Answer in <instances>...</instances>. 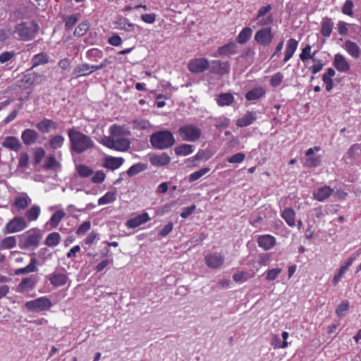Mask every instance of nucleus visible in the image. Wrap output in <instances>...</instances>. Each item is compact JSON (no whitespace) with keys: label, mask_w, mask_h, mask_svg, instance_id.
<instances>
[{"label":"nucleus","mask_w":361,"mask_h":361,"mask_svg":"<svg viewBox=\"0 0 361 361\" xmlns=\"http://www.w3.org/2000/svg\"><path fill=\"white\" fill-rule=\"evenodd\" d=\"M67 134L70 141L71 149L74 152L81 154L94 147L92 139L75 127L69 128Z\"/></svg>","instance_id":"obj_1"},{"label":"nucleus","mask_w":361,"mask_h":361,"mask_svg":"<svg viewBox=\"0 0 361 361\" xmlns=\"http://www.w3.org/2000/svg\"><path fill=\"white\" fill-rule=\"evenodd\" d=\"M43 237L42 231L37 228H32L18 235V245L21 249L34 250L40 244Z\"/></svg>","instance_id":"obj_2"},{"label":"nucleus","mask_w":361,"mask_h":361,"mask_svg":"<svg viewBox=\"0 0 361 361\" xmlns=\"http://www.w3.org/2000/svg\"><path fill=\"white\" fill-rule=\"evenodd\" d=\"M39 31V25L35 21H27L17 24L14 32L22 41L31 40L35 37Z\"/></svg>","instance_id":"obj_3"},{"label":"nucleus","mask_w":361,"mask_h":361,"mask_svg":"<svg viewBox=\"0 0 361 361\" xmlns=\"http://www.w3.org/2000/svg\"><path fill=\"white\" fill-rule=\"evenodd\" d=\"M150 142L154 148L163 149L171 147L175 143V139L170 131L161 130L150 136Z\"/></svg>","instance_id":"obj_4"},{"label":"nucleus","mask_w":361,"mask_h":361,"mask_svg":"<svg viewBox=\"0 0 361 361\" xmlns=\"http://www.w3.org/2000/svg\"><path fill=\"white\" fill-rule=\"evenodd\" d=\"M272 6L271 4L261 7L255 18L252 19V22H256L258 27H267L272 24L274 22L273 14L271 13Z\"/></svg>","instance_id":"obj_5"},{"label":"nucleus","mask_w":361,"mask_h":361,"mask_svg":"<svg viewBox=\"0 0 361 361\" xmlns=\"http://www.w3.org/2000/svg\"><path fill=\"white\" fill-rule=\"evenodd\" d=\"M178 133L182 140L195 142L200 137L202 130L195 125L187 124L181 126L178 130Z\"/></svg>","instance_id":"obj_6"},{"label":"nucleus","mask_w":361,"mask_h":361,"mask_svg":"<svg viewBox=\"0 0 361 361\" xmlns=\"http://www.w3.org/2000/svg\"><path fill=\"white\" fill-rule=\"evenodd\" d=\"M274 37V34L272 29L269 26L261 27L258 30L255 35V41L259 45L268 46L269 45Z\"/></svg>","instance_id":"obj_7"},{"label":"nucleus","mask_w":361,"mask_h":361,"mask_svg":"<svg viewBox=\"0 0 361 361\" xmlns=\"http://www.w3.org/2000/svg\"><path fill=\"white\" fill-rule=\"evenodd\" d=\"M51 306L52 303L50 300L45 297H41L25 303V307L29 310L36 312L48 310Z\"/></svg>","instance_id":"obj_8"},{"label":"nucleus","mask_w":361,"mask_h":361,"mask_svg":"<svg viewBox=\"0 0 361 361\" xmlns=\"http://www.w3.org/2000/svg\"><path fill=\"white\" fill-rule=\"evenodd\" d=\"M27 227L26 220L22 216H16L6 224L4 229V233H13L21 231Z\"/></svg>","instance_id":"obj_9"},{"label":"nucleus","mask_w":361,"mask_h":361,"mask_svg":"<svg viewBox=\"0 0 361 361\" xmlns=\"http://www.w3.org/2000/svg\"><path fill=\"white\" fill-rule=\"evenodd\" d=\"M209 61L205 58H195L191 59L188 64V70L193 73H200L208 70Z\"/></svg>","instance_id":"obj_10"},{"label":"nucleus","mask_w":361,"mask_h":361,"mask_svg":"<svg viewBox=\"0 0 361 361\" xmlns=\"http://www.w3.org/2000/svg\"><path fill=\"white\" fill-rule=\"evenodd\" d=\"M209 69L212 73L223 75L229 73L230 64L228 61L214 60L209 63Z\"/></svg>","instance_id":"obj_11"},{"label":"nucleus","mask_w":361,"mask_h":361,"mask_svg":"<svg viewBox=\"0 0 361 361\" xmlns=\"http://www.w3.org/2000/svg\"><path fill=\"white\" fill-rule=\"evenodd\" d=\"M257 245L265 251L272 249L276 245V239L271 235H261L257 237Z\"/></svg>","instance_id":"obj_12"},{"label":"nucleus","mask_w":361,"mask_h":361,"mask_svg":"<svg viewBox=\"0 0 361 361\" xmlns=\"http://www.w3.org/2000/svg\"><path fill=\"white\" fill-rule=\"evenodd\" d=\"M45 76L43 74L35 72L25 73L21 79V82L28 86H33L41 84L44 80Z\"/></svg>","instance_id":"obj_13"},{"label":"nucleus","mask_w":361,"mask_h":361,"mask_svg":"<svg viewBox=\"0 0 361 361\" xmlns=\"http://www.w3.org/2000/svg\"><path fill=\"white\" fill-rule=\"evenodd\" d=\"M205 262L211 269H218L224 262V257L221 253L214 252L205 257Z\"/></svg>","instance_id":"obj_14"},{"label":"nucleus","mask_w":361,"mask_h":361,"mask_svg":"<svg viewBox=\"0 0 361 361\" xmlns=\"http://www.w3.org/2000/svg\"><path fill=\"white\" fill-rule=\"evenodd\" d=\"M36 128L42 133H48L51 130H56L58 124L51 119L44 118L36 124Z\"/></svg>","instance_id":"obj_15"},{"label":"nucleus","mask_w":361,"mask_h":361,"mask_svg":"<svg viewBox=\"0 0 361 361\" xmlns=\"http://www.w3.org/2000/svg\"><path fill=\"white\" fill-rule=\"evenodd\" d=\"M333 65L335 67V68L340 71L346 73L348 72L350 68V64L347 59L341 54H336L334 56V59L333 61Z\"/></svg>","instance_id":"obj_16"},{"label":"nucleus","mask_w":361,"mask_h":361,"mask_svg":"<svg viewBox=\"0 0 361 361\" xmlns=\"http://www.w3.org/2000/svg\"><path fill=\"white\" fill-rule=\"evenodd\" d=\"M149 220L150 218L147 212H143L133 218L128 219L126 222V226L129 228H135L149 221Z\"/></svg>","instance_id":"obj_17"},{"label":"nucleus","mask_w":361,"mask_h":361,"mask_svg":"<svg viewBox=\"0 0 361 361\" xmlns=\"http://www.w3.org/2000/svg\"><path fill=\"white\" fill-rule=\"evenodd\" d=\"M298 46V42L294 39L290 38L287 41L286 49L284 51V58L283 60V63L288 61L295 54Z\"/></svg>","instance_id":"obj_18"},{"label":"nucleus","mask_w":361,"mask_h":361,"mask_svg":"<svg viewBox=\"0 0 361 361\" xmlns=\"http://www.w3.org/2000/svg\"><path fill=\"white\" fill-rule=\"evenodd\" d=\"M343 48L348 52V54L354 59H358L361 54V49L357 43L351 41L346 40L343 44Z\"/></svg>","instance_id":"obj_19"},{"label":"nucleus","mask_w":361,"mask_h":361,"mask_svg":"<svg viewBox=\"0 0 361 361\" xmlns=\"http://www.w3.org/2000/svg\"><path fill=\"white\" fill-rule=\"evenodd\" d=\"M39 137V134L33 129H25L22 132L21 139L25 145H31L36 142Z\"/></svg>","instance_id":"obj_20"},{"label":"nucleus","mask_w":361,"mask_h":361,"mask_svg":"<svg viewBox=\"0 0 361 361\" xmlns=\"http://www.w3.org/2000/svg\"><path fill=\"white\" fill-rule=\"evenodd\" d=\"M257 119L256 112L248 111L245 115L236 121L238 127L243 128L251 125Z\"/></svg>","instance_id":"obj_21"},{"label":"nucleus","mask_w":361,"mask_h":361,"mask_svg":"<svg viewBox=\"0 0 361 361\" xmlns=\"http://www.w3.org/2000/svg\"><path fill=\"white\" fill-rule=\"evenodd\" d=\"M149 161L154 166H164L169 164L171 158L166 153H161L151 156Z\"/></svg>","instance_id":"obj_22"},{"label":"nucleus","mask_w":361,"mask_h":361,"mask_svg":"<svg viewBox=\"0 0 361 361\" xmlns=\"http://www.w3.org/2000/svg\"><path fill=\"white\" fill-rule=\"evenodd\" d=\"M334 192V190L329 186H323L319 188L313 192V197L315 200L322 202L329 197Z\"/></svg>","instance_id":"obj_23"},{"label":"nucleus","mask_w":361,"mask_h":361,"mask_svg":"<svg viewBox=\"0 0 361 361\" xmlns=\"http://www.w3.org/2000/svg\"><path fill=\"white\" fill-rule=\"evenodd\" d=\"M266 94V90L264 87L259 86L249 90L245 94V99L247 101H255L264 97Z\"/></svg>","instance_id":"obj_24"},{"label":"nucleus","mask_w":361,"mask_h":361,"mask_svg":"<svg viewBox=\"0 0 361 361\" xmlns=\"http://www.w3.org/2000/svg\"><path fill=\"white\" fill-rule=\"evenodd\" d=\"M1 145L3 147L13 151H18L21 147L19 140L14 136L6 137Z\"/></svg>","instance_id":"obj_25"},{"label":"nucleus","mask_w":361,"mask_h":361,"mask_svg":"<svg viewBox=\"0 0 361 361\" xmlns=\"http://www.w3.org/2000/svg\"><path fill=\"white\" fill-rule=\"evenodd\" d=\"M36 282V279L33 277L25 278L19 284L17 291L20 293L28 292L35 288Z\"/></svg>","instance_id":"obj_26"},{"label":"nucleus","mask_w":361,"mask_h":361,"mask_svg":"<svg viewBox=\"0 0 361 361\" xmlns=\"http://www.w3.org/2000/svg\"><path fill=\"white\" fill-rule=\"evenodd\" d=\"M114 24L117 29L124 30L125 32H133L135 25L130 23L128 20L124 17H119L116 19Z\"/></svg>","instance_id":"obj_27"},{"label":"nucleus","mask_w":361,"mask_h":361,"mask_svg":"<svg viewBox=\"0 0 361 361\" xmlns=\"http://www.w3.org/2000/svg\"><path fill=\"white\" fill-rule=\"evenodd\" d=\"M31 202V199L26 194H23L15 198L13 206L18 210H23L26 209Z\"/></svg>","instance_id":"obj_28"},{"label":"nucleus","mask_w":361,"mask_h":361,"mask_svg":"<svg viewBox=\"0 0 361 361\" xmlns=\"http://www.w3.org/2000/svg\"><path fill=\"white\" fill-rule=\"evenodd\" d=\"M124 162L121 157H108L104 160V167L111 170L118 169Z\"/></svg>","instance_id":"obj_29"},{"label":"nucleus","mask_w":361,"mask_h":361,"mask_svg":"<svg viewBox=\"0 0 361 361\" xmlns=\"http://www.w3.org/2000/svg\"><path fill=\"white\" fill-rule=\"evenodd\" d=\"M234 100L233 95L228 92L219 94L216 98V102L219 106H230Z\"/></svg>","instance_id":"obj_30"},{"label":"nucleus","mask_w":361,"mask_h":361,"mask_svg":"<svg viewBox=\"0 0 361 361\" xmlns=\"http://www.w3.org/2000/svg\"><path fill=\"white\" fill-rule=\"evenodd\" d=\"M41 212V209L38 205L34 204L30 209H28L23 217L27 223L36 221Z\"/></svg>","instance_id":"obj_31"},{"label":"nucleus","mask_w":361,"mask_h":361,"mask_svg":"<svg viewBox=\"0 0 361 361\" xmlns=\"http://www.w3.org/2000/svg\"><path fill=\"white\" fill-rule=\"evenodd\" d=\"M314 56L315 52H312V46L307 44L302 49V51L299 55V58L304 64H306L308 60L310 59H312L313 61L315 62L316 59L314 58Z\"/></svg>","instance_id":"obj_32"},{"label":"nucleus","mask_w":361,"mask_h":361,"mask_svg":"<svg viewBox=\"0 0 361 361\" xmlns=\"http://www.w3.org/2000/svg\"><path fill=\"white\" fill-rule=\"evenodd\" d=\"M334 27V23L331 18L325 17L321 23V34L322 36L328 37L331 35Z\"/></svg>","instance_id":"obj_33"},{"label":"nucleus","mask_w":361,"mask_h":361,"mask_svg":"<svg viewBox=\"0 0 361 361\" xmlns=\"http://www.w3.org/2000/svg\"><path fill=\"white\" fill-rule=\"evenodd\" d=\"M281 215L289 226L293 227L295 225V212L292 208H286Z\"/></svg>","instance_id":"obj_34"},{"label":"nucleus","mask_w":361,"mask_h":361,"mask_svg":"<svg viewBox=\"0 0 361 361\" xmlns=\"http://www.w3.org/2000/svg\"><path fill=\"white\" fill-rule=\"evenodd\" d=\"M236 53V44L234 42H229L217 49L219 56H228Z\"/></svg>","instance_id":"obj_35"},{"label":"nucleus","mask_w":361,"mask_h":361,"mask_svg":"<svg viewBox=\"0 0 361 361\" xmlns=\"http://www.w3.org/2000/svg\"><path fill=\"white\" fill-rule=\"evenodd\" d=\"M252 33V30L250 27H243L236 37L237 42L241 44L246 43L250 39Z\"/></svg>","instance_id":"obj_36"},{"label":"nucleus","mask_w":361,"mask_h":361,"mask_svg":"<svg viewBox=\"0 0 361 361\" xmlns=\"http://www.w3.org/2000/svg\"><path fill=\"white\" fill-rule=\"evenodd\" d=\"M61 240L60 234L57 232H53L47 236L44 243L48 247H55L60 243Z\"/></svg>","instance_id":"obj_37"},{"label":"nucleus","mask_w":361,"mask_h":361,"mask_svg":"<svg viewBox=\"0 0 361 361\" xmlns=\"http://www.w3.org/2000/svg\"><path fill=\"white\" fill-rule=\"evenodd\" d=\"M91 66H90L87 63L80 64L75 68L73 74L76 77L89 75L94 71L91 69Z\"/></svg>","instance_id":"obj_38"},{"label":"nucleus","mask_w":361,"mask_h":361,"mask_svg":"<svg viewBox=\"0 0 361 361\" xmlns=\"http://www.w3.org/2000/svg\"><path fill=\"white\" fill-rule=\"evenodd\" d=\"M49 61V56L47 53L42 52L37 54H35L32 59V68L37 67L39 65H43L47 63Z\"/></svg>","instance_id":"obj_39"},{"label":"nucleus","mask_w":361,"mask_h":361,"mask_svg":"<svg viewBox=\"0 0 361 361\" xmlns=\"http://www.w3.org/2000/svg\"><path fill=\"white\" fill-rule=\"evenodd\" d=\"M130 142L127 138L116 139L114 149L119 152L127 151L130 148Z\"/></svg>","instance_id":"obj_40"},{"label":"nucleus","mask_w":361,"mask_h":361,"mask_svg":"<svg viewBox=\"0 0 361 361\" xmlns=\"http://www.w3.org/2000/svg\"><path fill=\"white\" fill-rule=\"evenodd\" d=\"M109 133L112 136H122L130 135V131L125 126L112 125L109 128Z\"/></svg>","instance_id":"obj_41"},{"label":"nucleus","mask_w":361,"mask_h":361,"mask_svg":"<svg viewBox=\"0 0 361 361\" xmlns=\"http://www.w3.org/2000/svg\"><path fill=\"white\" fill-rule=\"evenodd\" d=\"M16 236L6 237L0 240V250L11 249L16 245Z\"/></svg>","instance_id":"obj_42"},{"label":"nucleus","mask_w":361,"mask_h":361,"mask_svg":"<svg viewBox=\"0 0 361 361\" xmlns=\"http://www.w3.org/2000/svg\"><path fill=\"white\" fill-rule=\"evenodd\" d=\"M65 141V138L60 135H53L50 137L49 144L52 149L61 148Z\"/></svg>","instance_id":"obj_43"},{"label":"nucleus","mask_w":361,"mask_h":361,"mask_svg":"<svg viewBox=\"0 0 361 361\" xmlns=\"http://www.w3.org/2000/svg\"><path fill=\"white\" fill-rule=\"evenodd\" d=\"M116 200V192L115 190L109 191L98 200V204H106L114 202Z\"/></svg>","instance_id":"obj_44"},{"label":"nucleus","mask_w":361,"mask_h":361,"mask_svg":"<svg viewBox=\"0 0 361 361\" xmlns=\"http://www.w3.org/2000/svg\"><path fill=\"white\" fill-rule=\"evenodd\" d=\"M64 216L65 212L62 210H57L56 212H54L49 221L51 227L53 228H56Z\"/></svg>","instance_id":"obj_45"},{"label":"nucleus","mask_w":361,"mask_h":361,"mask_svg":"<svg viewBox=\"0 0 361 361\" xmlns=\"http://www.w3.org/2000/svg\"><path fill=\"white\" fill-rule=\"evenodd\" d=\"M51 283L56 286L64 285L67 281V276L63 273L54 274L50 278Z\"/></svg>","instance_id":"obj_46"},{"label":"nucleus","mask_w":361,"mask_h":361,"mask_svg":"<svg viewBox=\"0 0 361 361\" xmlns=\"http://www.w3.org/2000/svg\"><path fill=\"white\" fill-rule=\"evenodd\" d=\"M193 152V146L188 144H183L175 148V152L179 156H187Z\"/></svg>","instance_id":"obj_47"},{"label":"nucleus","mask_w":361,"mask_h":361,"mask_svg":"<svg viewBox=\"0 0 361 361\" xmlns=\"http://www.w3.org/2000/svg\"><path fill=\"white\" fill-rule=\"evenodd\" d=\"M80 18L79 13H74L71 16H68L63 18L65 22V27L66 30H71L75 23L78 22Z\"/></svg>","instance_id":"obj_48"},{"label":"nucleus","mask_w":361,"mask_h":361,"mask_svg":"<svg viewBox=\"0 0 361 361\" xmlns=\"http://www.w3.org/2000/svg\"><path fill=\"white\" fill-rule=\"evenodd\" d=\"M147 168V165L142 163H137L130 166L128 171L127 174L130 176H134L137 173L144 171Z\"/></svg>","instance_id":"obj_49"},{"label":"nucleus","mask_w":361,"mask_h":361,"mask_svg":"<svg viewBox=\"0 0 361 361\" xmlns=\"http://www.w3.org/2000/svg\"><path fill=\"white\" fill-rule=\"evenodd\" d=\"M86 57L92 61H97L103 57V51L99 49L92 48L87 51Z\"/></svg>","instance_id":"obj_50"},{"label":"nucleus","mask_w":361,"mask_h":361,"mask_svg":"<svg viewBox=\"0 0 361 361\" xmlns=\"http://www.w3.org/2000/svg\"><path fill=\"white\" fill-rule=\"evenodd\" d=\"M76 171L81 178H88L94 173L91 168L84 164L78 165L76 166Z\"/></svg>","instance_id":"obj_51"},{"label":"nucleus","mask_w":361,"mask_h":361,"mask_svg":"<svg viewBox=\"0 0 361 361\" xmlns=\"http://www.w3.org/2000/svg\"><path fill=\"white\" fill-rule=\"evenodd\" d=\"M283 75L281 72H278L272 75L269 80V84L272 87H277L281 85L283 81Z\"/></svg>","instance_id":"obj_52"},{"label":"nucleus","mask_w":361,"mask_h":361,"mask_svg":"<svg viewBox=\"0 0 361 361\" xmlns=\"http://www.w3.org/2000/svg\"><path fill=\"white\" fill-rule=\"evenodd\" d=\"M210 171V169L209 167H204L201 169H200L197 171H195L192 173H191L188 177V180L190 183L194 182L198 179H200L201 177L204 176L206 173H207Z\"/></svg>","instance_id":"obj_53"},{"label":"nucleus","mask_w":361,"mask_h":361,"mask_svg":"<svg viewBox=\"0 0 361 361\" xmlns=\"http://www.w3.org/2000/svg\"><path fill=\"white\" fill-rule=\"evenodd\" d=\"M348 157L351 159H356L361 156V146L359 144L353 145L348 151Z\"/></svg>","instance_id":"obj_54"},{"label":"nucleus","mask_w":361,"mask_h":361,"mask_svg":"<svg viewBox=\"0 0 361 361\" xmlns=\"http://www.w3.org/2000/svg\"><path fill=\"white\" fill-rule=\"evenodd\" d=\"M90 25L87 21L80 23L74 31V35L77 37L83 36L89 30Z\"/></svg>","instance_id":"obj_55"},{"label":"nucleus","mask_w":361,"mask_h":361,"mask_svg":"<svg viewBox=\"0 0 361 361\" xmlns=\"http://www.w3.org/2000/svg\"><path fill=\"white\" fill-rule=\"evenodd\" d=\"M59 166V163L56 161L54 156H49L47 157L44 167L46 169H54Z\"/></svg>","instance_id":"obj_56"},{"label":"nucleus","mask_w":361,"mask_h":361,"mask_svg":"<svg viewBox=\"0 0 361 361\" xmlns=\"http://www.w3.org/2000/svg\"><path fill=\"white\" fill-rule=\"evenodd\" d=\"M45 156V151L42 147L36 148L33 152V158L35 164H39Z\"/></svg>","instance_id":"obj_57"},{"label":"nucleus","mask_w":361,"mask_h":361,"mask_svg":"<svg viewBox=\"0 0 361 361\" xmlns=\"http://www.w3.org/2000/svg\"><path fill=\"white\" fill-rule=\"evenodd\" d=\"M321 163L320 157H308L305 159V166L310 168L318 166Z\"/></svg>","instance_id":"obj_58"},{"label":"nucleus","mask_w":361,"mask_h":361,"mask_svg":"<svg viewBox=\"0 0 361 361\" xmlns=\"http://www.w3.org/2000/svg\"><path fill=\"white\" fill-rule=\"evenodd\" d=\"M353 2L351 0H346L342 7V13L345 15L352 16L353 14Z\"/></svg>","instance_id":"obj_59"},{"label":"nucleus","mask_w":361,"mask_h":361,"mask_svg":"<svg viewBox=\"0 0 361 361\" xmlns=\"http://www.w3.org/2000/svg\"><path fill=\"white\" fill-rule=\"evenodd\" d=\"M349 302L347 300L343 301L336 308V314L338 317H341L344 315V313L348 310Z\"/></svg>","instance_id":"obj_60"},{"label":"nucleus","mask_w":361,"mask_h":361,"mask_svg":"<svg viewBox=\"0 0 361 361\" xmlns=\"http://www.w3.org/2000/svg\"><path fill=\"white\" fill-rule=\"evenodd\" d=\"M230 121L224 116H220L216 119L215 126L217 128H226L228 126Z\"/></svg>","instance_id":"obj_61"},{"label":"nucleus","mask_w":361,"mask_h":361,"mask_svg":"<svg viewBox=\"0 0 361 361\" xmlns=\"http://www.w3.org/2000/svg\"><path fill=\"white\" fill-rule=\"evenodd\" d=\"M250 277L249 272H236L233 276L235 281L242 283L247 281Z\"/></svg>","instance_id":"obj_62"},{"label":"nucleus","mask_w":361,"mask_h":361,"mask_svg":"<svg viewBox=\"0 0 361 361\" xmlns=\"http://www.w3.org/2000/svg\"><path fill=\"white\" fill-rule=\"evenodd\" d=\"M245 159V155L242 152H238L235 154H233L231 157H229L227 158V161L229 163H241L243 162Z\"/></svg>","instance_id":"obj_63"},{"label":"nucleus","mask_w":361,"mask_h":361,"mask_svg":"<svg viewBox=\"0 0 361 361\" xmlns=\"http://www.w3.org/2000/svg\"><path fill=\"white\" fill-rule=\"evenodd\" d=\"M91 228V222L90 221H84L76 230V234L82 235L85 234Z\"/></svg>","instance_id":"obj_64"}]
</instances>
